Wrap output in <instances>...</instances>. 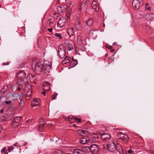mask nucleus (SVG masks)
<instances>
[{
    "label": "nucleus",
    "instance_id": "1",
    "mask_svg": "<svg viewBox=\"0 0 154 154\" xmlns=\"http://www.w3.org/2000/svg\"><path fill=\"white\" fill-rule=\"evenodd\" d=\"M32 85L29 84L26 85L24 88V91L26 93V98H29L31 97L32 94ZM27 99V98H26ZM29 98H27L29 99Z\"/></svg>",
    "mask_w": 154,
    "mask_h": 154
},
{
    "label": "nucleus",
    "instance_id": "2",
    "mask_svg": "<svg viewBox=\"0 0 154 154\" xmlns=\"http://www.w3.org/2000/svg\"><path fill=\"white\" fill-rule=\"evenodd\" d=\"M142 4V0H133L132 2L133 8L135 10H138Z\"/></svg>",
    "mask_w": 154,
    "mask_h": 154
},
{
    "label": "nucleus",
    "instance_id": "3",
    "mask_svg": "<svg viewBox=\"0 0 154 154\" xmlns=\"http://www.w3.org/2000/svg\"><path fill=\"white\" fill-rule=\"evenodd\" d=\"M17 80L19 82L23 81L26 77V73L23 71L20 70L17 74Z\"/></svg>",
    "mask_w": 154,
    "mask_h": 154
},
{
    "label": "nucleus",
    "instance_id": "4",
    "mask_svg": "<svg viewBox=\"0 0 154 154\" xmlns=\"http://www.w3.org/2000/svg\"><path fill=\"white\" fill-rule=\"evenodd\" d=\"M91 152L93 154H97L99 151L98 146L96 144H92L90 147H87Z\"/></svg>",
    "mask_w": 154,
    "mask_h": 154
},
{
    "label": "nucleus",
    "instance_id": "5",
    "mask_svg": "<svg viewBox=\"0 0 154 154\" xmlns=\"http://www.w3.org/2000/svg\"><path fill=\"white\" fill-rule=\"evenodd\" d=\"M42 65L40 63H38L35 66L34 71L37 74H40L42 71Z\"/></svg>",
    "mask_w": 154,
    "mask_h": 154
},
{
    "label": "nucleus",
    "instance_id": "6",
    "mask_svg": "<svg viewBox=\"0 0 154 154\" xmlns=\"http://www.w3.org/2000/svg\"><path fill=\"white\" fill-rule=\"evenodd\" d=\"M66 20L65 17H61L57 23L58 26L60 28L63 27L66 24Z\"/></svg>",
    "mask_w": 154,
    "mask_h": 154
},
{
    "label": "nucleus",
    "instance_id": "7",
    "mask_svg": "<svg viewBox=\"0 0 154 154\" xmlns=\"http://www.w3.org/2000/svg\"><path fill=\"white\" fill-rule=\"evenodd\" d=\"M106 148L110 152H113L116 150L115 145L112 142H109L107 143L106 146Z\"/></svg>",
    "mask_w": 154,
    "mask_h": 154
},
{
    "label": "nucleus",
    "instance_id": "8",
    "mask_svg": "<svg viewBox=\"0 0 154 154\" xmlns=\"http://www.w3.org/2000/svg\"><path fill=\"white\" fill-rule=\"evenodd\" d=\"M40 99L39 98H34L32 101L31 106L32 107H36L39 106Z\"/></svg>",
    "mask_w": 154,
    "mask_h": 154
},
{
    "label": "nucleus",
    "instance_id": "9",
    "mask_svg": "<svg viewBox=\"0 0 154 154\" xmlns=\"http://www.w3.org/2000/svg\"><path fill=\"white\" fill-rule=\"evenodd\" d=\"M51 66L50 65H45L42 66V72L44 74H47L49 72L51 68Z\"/></svg>",
    "mask_w": 154,
    "mask_h": 154
},
{
    "label": "nucleus",
    "instance_id": "10",
    "mask_svg": "<svg viewBox=\"0 0 154 154\" xmlns=\"http://www.w3.org/2000/svg\"><path fill=\"white\" fill-rule=\"evenodd\" d=\"M58 54L60 58L64 57L66 54V51L64 49H62L60 47L58 51Z\"/></svg>",
    "mask_w": 154,
    "mask_h": 154
},
{
    "label": "nucleus",
    "instance_id": "11",
    "mask_svg": "<svg viewBox=\"0 0 154 154\" xmlns=\"http://www.w3.org/2000/svg\"><path fill=\"white\" fill-rule=\"evenodd\" d=\"M68 119L71 123L74 122L75 121H76L77 123H80L81 121L80 119H79L77 117H74L73 116H70L69 118H68Z\"/></svg>",
    "mask_w": 154,
    "mask_h": 154
},
{
    "label": "nucleus",
    "instance_id": "12",
    "mask_svg": "<svg viewBox=\"0 0 154 154\" xmlns=\"http://www.w3.org/2000/svg\"><path fill=\"white\" fill-rule=\"evenodd\" d=\"M27 78L28 80L29 79L30 80V82H31L33 83L34 84L35 83V81L37 79L35 75H34L32 74H29Z\"/></svg>",
    "mask_w": 154,
    "mask_h": 154
},
{
    "label": "nucleus",
    "instance_id": "13",
    "mask_svg": "<svg viewBox=\"0 0 154 154\" xmlns=\"http://www.w3.org/2000/svg\"><path fill=\"white\" fill-rule=\"evenodd\" d=\"M22 118L21 116H16L14 117L13 120L12 125H14L15 124H17V125H19V121Z\"/></svg>",
    "mask_w": 154,
    "mask_h": 154
},
{
    "label": "nucleus",
    "instance_id": "14",
    "mask_svg": "<svg viewBox=\"0 0 154 154\" xmlns=\"http://www.w3.org/2000/svg\"><path fill=\"white\" fill-rule=\"evenodd\" d=\"M43 87L45 91H48L50 88V84L48 82H45L43 84Z\"/></svg>",
    "mask_w": 154,
    "mask_h": 154
},
{
    "label": "nucleus",
    "instance_id": "15",
    "mask_svg": "<svg viewBox=\"0 0 154 154\" xmlns=\"http://www.w3.org/2000/svg\"><path fill=\"white\" fill-rule=\"evenodd\" d=\"M12 118V116H1L0 117V122L10 120Z\"/></svg>",
    "mask_w": 154,
    "mask_h": 154
},
{
    "label": "nucleus",
    "instance_id": "16",
    "mask_svg": "<svg viewBox=\"0 0 154 154\" xmlns=\"http://www.w3.org/2000/svg\"><path fill=\"white\" fill-rule=\"evenodd\" d=\"M91 7L93 9H95V11L98 12L99 11V7L96 1H94L92 2Z\"/></svg>",
    "mask_w": 154,
    "mask_h": 154
},
{
    "label": "nucleus",
    "instance_id": "17",
    "mask_svg": "<svg viewBox=\"0 0 154 154\" xmlns=\"http://www.w3.org/2000/svg\"><path fill=\"white\" fill-rule=\"evenodd\" d=\"M89 140V138L88 137H85L81 138L80 140V142L82 144H85L88 142Z\"/></svg>",
    "mask_w": 154,
    "mask_h": 154
},
{
    "label": "nucleus",
    "instance_id": "18",
    "mask_svg": "<svg viewBox=\"0 0 154 154\" xmlns=\"http://www.w3.org/2000/svg\"><path fill=\"white\" fill-rule=\"evenodd\" d=\"M145 17L148 21L152 20L154 18V14H147L145 15Z\"/></svg>",
    "mask_w": 154,
    "mask_h": 154
},
{
    "label": "nucleus",
    "instance_id": "19",
    "mask_svg": "<svg viewBox=\"0 0 154 154\" xmlns=\"http://www.w3.org/2000/svg\"><path fill=\"white\" fill-rule=\"evenodd\" d=\"M118 139L122 140L124 143H127L129 140V138L126 134H124L123 137H118Z\"/></svg>",
    "mask_w": 154,
    "mask_h": 154
},
{
    "label": "nucleus",
    "instance_id": "20",
    "mask_svg": "<svg viewBox=\"0 0 154 154\" xmlns=\"http://www.w3.org/2000/svg\"><path fill=\"white\" fill-rule=\"evenodd\" d=\"M65 7H67V6L66 5L58 6L57 7V11L59 13H63L65 11Z\"/></svg>",
    "mask_w": 154,
    "mask_h": 154
},
{
    "label": "nucleus",
    "instance_id": "21",
    "mask_svg": "<svg viewBox=\"0 0 154 154\" xmlns=\"http://www.w3.org/2000/svg\"><path fill=\"white\" fill-rule=\"evenodd\" d=\"M15 95L16 97L18 98V99L20 101L19 105L20 106H21L23 104L22 100L23 98V96L18 94H15Z\"/></svg>",
    "mask_w": 154,
    "mask_h": 154
},
{
    "label": "nucleus",
    "instance_id": "22",
    "mask_svg": "<svg viewBox=\"0 0 154 154\" xmlns=\"http://www.w3.org/2000/svg\"><path fill=\"white\" fill-rule=\"evenodd\" d=\"M86 24L89 26H93V21L92 18H90L88 20L85 22Z\"/></svg>",
    "mask_w": 154,
    "mask_h": 154
},
{
    "label": "nucleus",
    "instance_id": "23",
    "mask_svg": "<svg viewBox=\"0 0 154 154\" xmlns=\"http://www.w3.org/2000/svg\"><path fill=\"white\" fill-rule=\"evenodd\" d=\"M67 32L69 36H73L74 34L73 28L72 27H71L68 29Z\"/></svg>",
    "mask_w": 154,
    "mask_h": 154
},
{
    "label": "nucleus",
    "instance_id": "24",
    "mask_svg": "<svg viewBox=\"0 0 154 154\" xmlns=\"http://www.w3.org/2000/svg\"><path fill=\"white\" fill-rule=\"evenodd\" d=\"M73 154H84L83 151L79 149H75L73 151Z\"/></svg>",
    "mask_w": 154,
    "mask_h": 154
},
{
    "label": "nucleus",
    "instance_id": "25",
    "mask_svg": "<svg viewBox=\"0 0 154 154\" xmlns=\"http://www.w3.org/2000/svg\"><path fill=\"white\" fill-rule=\"evenodd\" d=\"M74 27L76 30H81L82 29V26L80 22L76 23L74 25Z\"/></svg>",
    "mask_w": 154,
    "mask_h": 154
},
{
    "label": "nucleus",
    "instance_id": "26",
    "mask_svg": "<svg viewBox=\"0 0 154 154\" xmlns=\"http://www.w3.org/2000/svg\"><path fill=\"white\" fill-rule=\"evenodd\" d=\"M77 60H74L72 58V61L71 62L70 66L72 67H73L75 66L77 64Z\"/></svg>",
    "mask_w": 154,
    "mask_h": 154
},
{
    "label": "nucleus",
    "instance_id": "27",
    "mask_svg": "<svg viewBox=\"0 0 154 154\" xmlns=\"http://www.w3.org/2000/svg\"><path fill=\"white\" fill-rule=\"evenodd\" d=\"M70 58L69 57H68L66 56L64 59L63 60L62 62V64H65L69 62L70 60Z\"/></svg>",
    "mask_w": 154,
    "mask_h": 154
},
{
    "label": "nucleus",
    "instance_id": "28",
    "mask_svg": "<svg viewBox=\"0 0 154 154\" xmlns=\"http://www.w3.org/2000/svg\"><path fill=\"white\" fill-rule=\"evenodd\" d=\"M51 20V19L47 21V26H49V27L52 28L54 27L53 25H54L55 23H54L53 22H51L50 20Z\"/></svg>",
    "mask_w": 154,
    "mask_h": 154
},
{
    "label": "nucleus",
    "instance_id": "29",
    "mask_svg": "<svg viewBox=\"0 0 154 154\" xmlns=\"http://www.w3.org/2000/svg\"><path fill=\"white\" fill-rule=\"evenodd\" d=\"M77 42L78 44L81 45L83 44V41L81 36L79 35L77 37Z\"/></svg>",
    "mask_w": 154,
    "mask_h": 154
},
{
    "label": "nucleus",
    "instance_id": "30",
    "mask_svg": "<svg viewBox=\"0 0 154 154\" xmlns=\"http://www.w3.org/2000/svg\"><path fill=\"white\" fill-rule=\"evenodd\" d=\"M78 133L80 134V135H83L84 134H86L88 133L87 131L82 130H79L78 131Z\"/></svg>",
    "mask_w": 154,
    "mask_h": 154
},
{
    "label": "nucleus",
    "instance_id": "31",
    "mask_svg": "<svg viewBox=\"0 0 154 154\" xmlns=\"http://www.w3.org/2000/svg\"><path fill=\"white\" fill-rule=\"evenodd\" d=\"M67 47L69 51L72 50L74 48L73 45L70 43H68Z\"/></svg>",
    "mask_w": 154,
    "mask_h": 154
},
{
    "label": "nucleus",
    "instance_id": "32",
    "mask_svg": "<svg viewBox=\"0 0 154 154\" xmlns=\"http://www.w3.org/2000/svg\"><path fill=\"white\" fill-rule=\"evenodd\" d=\"M42 124H39V126H38V130L40 131H42L43 129L44 126V122H42Z\"/></svg>",
    "mask_w": 154,
    "mask_h": 154
},
{
    "label": "nucleus",
    "instance_id": "33",
    "mask_svg": "<svg viewBox=\"0 0 154 154\" xmlns=\"http://www.w3.org/2000/svg\"><path fill=\"white\" fill-rule=\"evenodd\" d=\"M54 35L60 39H63V37L61 33H55Z\"/></svg>",
    "mask_w": 154,
    "mask_h": 154
},
{
    "label": "nucleus",
    "instance_id": "34",
    "mask_svg": "<svg viewBox=\"0 0 154 154\" xmlns=\"http://www.w3.org/2000/svg\"><path fill=\"white\" fill-rule=\"evenodd\" d=\"M101 138L102 140H106V134H102L101 136Z\"/></svg>",
    "mask_w": 154,
    "mask_h": 154
},
{
    "label": "nucleus",
    "instance_id": "35",
    "mask_svg": "<svg viewBox=\"0 0 154 154\" xmlns=\"http://www.w3.org/2000/svg\"><path fill=\"white\" fill-rule=\"evenodd\" d=\"M54 154H64L63 152L60 150H58L55 151L54 152Z\"/></svg>",
    "mask_w": 154,
    "mask_h": 154
},
{
    "label": "nucleus",
    "instance_id": "36",
    "mask_svg": "<svg viewBox=\"0 0 154 154\" xmlns=\"http://www.w3.org/2000/svg\"><path fill=\"white\" fill-rule=\"evenodd\" d=\"M121 148V146L120 144L117 143L115 145L116 150L119 149Z\"/></svg>",
    "mask_w": 154,
    "mask_h": 154
},
{
    "label": "nucleus",
    "instance_id": "37",
    "mask_svg": "<svg viewBox=\"0 0 154 154\" xmlns=\"http://www.w3.org/2000/svg\"><path fill=\"white\" fill-rule=\"evenodd\" d=\"M82 3H79L78 5V10L79 11H81V10H82Z\"/></svg>",
    "mask_w": 154,
    "mask_h": 154
},
{
    "label": "nucleus",
    "instance_id": "38",
    "mask_svg": "<svg viewBox=\"0 0 154 154\" xmlns=\"http://www.w3.org/2000/svg\"><path fill=\"white\" fill-rule=\"evenodd\" d=\"M124 134H125L121 132H119L118 134V137H123V136H124Z\"/></svg>",
    "mask_w": 154,
    "mask_h": 154
},
{
    "label": "nucleus",
    "instance_id": "39",
    "mask_svg": "<svg viewBox=\"0 0 154 154\" xmlns=\"http://www.w3.org/2000/svg\"><path fill=\"white\" fill-rule=\"evenodd\" d=\"M43 122H44V125H45V121H44V119L43 118H41L40 120H39V124H42V123Z\"/></svg>",
    "mask_w": 154,
    "mask_h": 154
},
{
    "label": "nucleus",
    "instance_id": "40",
    "mask_svg": "<svg viewBox=\"0 0 154 154\" xmlns=\"http://www.w3.org/2000/svg\"><path fill=\"white\" fill-rule=\"evenodd\" d=\"M6 148L5 147H3V148L2 150H1V152H4V154H8V153L7 152L5 151Z\"/></svg>",
    "mask_w": 154,
    "mask_h": 154
},
{
    "label": "nucleus",
    "instance_id": "41",
    "mask_svg": "<svg viewBox=\"0 0 154 154\" xmlns=\"http://www.w3.org/2000/svg\"><path fill=\"white\" fill-rule=\"evenodd\" d=\"M14 149V147L12 146H9L8 148V151L9 152H11Z\"/></svg>",
    "mask_w": 154,
    "mask_h": 154
},
{
    "label": "nucleus",
    "instance_id": "42",
    "mask_svg": "<svg viewBox=\"0 0 154 154\" xmlns=\"http://www.w3.org/2000/svg\"><path fill=\"white\" fill-rule=\"evenodd\" d=\"M55 95H53L51 97L52 100H54L56 98V96L57 95V93H55Z\"/></svg>",
    "mask_w": 154,
    "mask_h": 154
},
{
    "label": "nucleus",
    "instance_id": "43",
    "mask_svg": "<svg viewBox=\"0 0 154 154\" xmlns=\"http://www.w3.org/2000/svg\"><path fill=\"white\" fill-rule=\"evenodd\" d=\"M111 135L108 133H106V140H109L111 139Z\"/></svg>",
    "mask_w": 154,
    "mask_h": 154
},
{
    "label": "nucleus",
    "instance_id": "44",
    "mask_svg": "<svg viewBox=\"0 0 154 154\" xmlns=\"http://www.w3.org/2000/svg\"><path fill=\"white\" fill-rule=\"evenodd\" d=\"M146 10L150 11L151 10V8L149 6L145 7Z\"/></svg>",
    "mask_w": 154,
    "mask_h": 154
},
{
    "label": "nucleus",
    "instance_id": "45",
    "mask_svg": "<svg viewBox=\"0 0 154 154\" xmlns=\"http://www.w3.org/2000/svg\"><path fill=\"white\" fill-rule=\"evenodd\" d=\"M5 87L4 86L2 89L1 91L0 92V94H2V93L4 94V93H5V90H4V88Z\"/></svg>",
    "mask_w": 154,
    "mask_h": 154
},
{
    "label": "nucleus",
    "instance_id": "46",
    "mask_svg": "<svg viewBox=\"0 0 154 154\" xmlns=\"http://www.w3.org/2000/svg\"><path fill=\"white\" fill-rule=\"evenodd\" d=\"M11 101H6L5 102V103L6 104L8 105L11 103Z\"/></svg>",
    "mask_w": 154,
    "mask_h": 154
},
{
    "label": "nucleus",
    "instance_id": "47",
    "mask_svg": "<svg viewBox=\"0 0 154 154\" xmlns=\"http://www.w3.org/2000/svg\"><path fill=\"white\" fill-rule=\"evenodd\" d=\"M70 116H68V117H67V116H63V118L66 120V121H68V118H69Z\"/></svg>",
    "mask_w": 154,
    "mask_h": 154
},
{
    "label": "nucleus",
    "instance_id": "48",
    "mask_svg": "<svg viewBox=\"0 0 154 154\" xmlns=\"http://www.w3.org/2000/svg\"><path fill=\"white\" fill-rule=\"evenodd\" d=\"M13 145L14 146H16L17 148H19V147L20 146V145H19L17 143H16L15 144H13Z\"/></svg>",
    "mask_w": 154,
    "mask_h": 154
},
{
    "label": "nucleus",
    "instance_id": "49",
    "mask_svg": "<svg viewBox=\"0 0 154 154\" xmlns=\"http://www.w3.org/2000/svg\"><path fill=\"white\" fill-rule=\"evenodd\" d=\"M93 137H94L96 139H97L98 138V136L96 134H94V136H92Z\"/></svg>",
    "mask_w": 154,
    "mask_h": 154
},
{
    "label": "nucleus",
    "instance_id": "50",
    "mask_svg": "<svg viewBox=\"0 0 154 154\" xmlns=\"http://www.w3.org/2000/svg\"><path fill=\"white\" fill-rule=\"evenodd\" d=\"M94 31V30H91L89 31V32H88V34H89V35H91V33H92V32H93V31Z\"/></svg>",
    "mask_w": 154,
    "mask_h": 154
},
{
    "label": "nucleus",
    "instance_id": "51",
    "mask_svg": "<svg viewBox=\"0 0 154 154\" xmlns=\"http://www.w3.org/2000/svg\"><path fill=\"white\" fill-rule=\"evenodd\" d=\"M133 151L131 149H129L128 151V153H131Z\"/></svg>",
    "mask_w": 154,
    "mask_h": 154
},
{
    "label": "nucleus",
    "instance_id": "52",
    "mask_svg": "<svg viewBox=\"0 0 154 154\" xmlns=\"http://www.w3.org/2000/svg\"><path fill=\"white\" fill-rule=\"evenodd\" d=\"M53 30V29L52 28H49L48 29V30L50 32H52V30Z\"/></svg>",
    "mask_w": 154,
    "mask_h": 154
},
{
    "label": "nucleus",
    "instance_id": "53",
    "mask_svg": "<svg viewBox=\"0 0 154 154\" xmlns=\"http://www.w3.org/2000/svg\"><path fill=\"white\" fill-rule=\"evenodd\" d=\"M122 152L123 154H127L126 153V151L124 150H122Z\"/></svg>",
    "mask_w": 154,
    "mask_h": 154
},
{
    "label": "nucleus",
    "instance_id": "54",
    "mask_svg": "<svg viewBox=\"0 0 154 154\" xmlns=\"http://www.w3.org/2000/svg\"><path fill=\"white\" fill-rule=\"evenodd\" d=\"M4 112V109H2L0 110V112L1 113H2Z\"/></svg>",
    "mask_w": 154,
    "mask_h": 154
},
{
    "label": "nucleus",
    "instance_id": "55",
    "mask_svg": "<svg viewBox=\"0 0 154 154\" xmlns=\"http://www.w3.org/2000/svg\"><path fill=\"white\" fill-rule=\"evenodd\" d=\"M106 48H108V49H110L111 48V47L109 46H108L106 45Z\"/></svg>",
    "mask_w": 154,
    "mask_h": 154
},
{
    "label": "nucleus",
    "instance_id": "56",
    "mask_svg": "<svg viewBox=\"0 0 154 154\" xmlns=\"http://www.w3.org/2000/svg\"><path fill=\"white\" fill-rule=\"evenodd\" d=\"M45 91H43L42 93V94H44V96H45L46 95Z\"/></svg>",
    "mask_w": 154,
    "mask_h": 154
},
{
    "label": "nucleus",
    "instance_id": "57",
    "mask_svg": "<svg viewBox=\"0 0 154 154\" xmlns=\"http://www.w3.org/2000/svg\"><path fill=\"white\" fill-rule=\"evenodd\" d=\"M149 5V4L148 3H146L145 4V7L148 6Z\"/></svg>",
    "mask_w": 154,
    "mask_h": 154
},
{
    "label": "nucleus",
    "instance_id": "58",
    "mask_svg": "<svg viewBox=\"0 0 154 154\" xmlns=\"http://www.w3.org/2000/svg\"><path fill=\"white\" fill-rule=\"evenodd\" d=\"M21 88L20 87H18L17 88V90L18 91H20L21 90Z\"/></svg>",
    "mask_w": 154,
    "mask_h": 154
},
{
    "label": "nucleus",
    "instance_id": "59",
    "mask_svg": "<svg viewBox=\"0 0 154 154\" xmlns=\"http://www.w3.org/2000/svg\"><path fill=\"white\" fill-rule=\"evenodd\" d=\"M27 144H28V143H27V142H25V143H24V146H26V145H27Z\"/></svg>",
    "mask_w": 154,
    "mask_h": 154
},
{
    "label": "nucleus",
    "instance_id": "60",
    "mask_svg": "<svg viewBox=\"0 0 154 154\" xmlns=\"http://www.w3.org/2000/svg\"><path fill=\"white\" fill-rule=\"evenodd\" d=\"M13 127H17L18 126V125H17V124H15V125H12Z\"/></svg>",
    "mask_w": 154,
    "mask_h": 154
},
{
    "label": "nucleus",
    "instance_id": "61",
    "mask_svg": "<svg viewBox=\"0 0 154 154\" xmlns=\"http://www.w3.org/2000/svg\"><path fill=\"white\" fill-rule=\"evenodd\" d=\"M103 27H104L105 26V24L104 23H103L102 25Z\"/></svg>",
    "mask_w": 154,
    "mask_h": 154
},
{
    "label": "nucleus",
    "instance_id": "62",
    "mask_svg": "<svg viewBox=\"0 0 154 154\" xmlns=\"http://www.w3.org/2000/svg\"><path fill=\"white\" fill-rule=\"evenodd\" d=\"M9 64V62H7V63H6V65H8V64Z\"/></svg>",
    "mask_w": 154,
    "mask_h": 154
},
{
    "label": "nucleus",
    "instance_id": "63",
    "mask_svg": "<svg viewBox=\"0 0 154 154\" xmlns=\"http://www.w3.org/2000/svg\"><path fill=\"white\" fill-rule=\"evenodd\" d=\"M72 126H74V127H76V126H76L75 124H73V125H72Z\"/></svg>",
    "mask_w": 154,
    "mask_h": 154
},
{
    "label": "nucleus",
    "instance_id": "64",
    "mask_svg": "<svg viewBox=\"0 0 154 154\" xmlns=\"http://www.w3.org/2000/svg\"><path fill=\"white\" fill-rule=\"evenodd\" d=\"M110 52H114V50H111L110 51Z\"/></svg>",
    "mask_w": 154,
    "mask_h": 154
}]
</instances>
